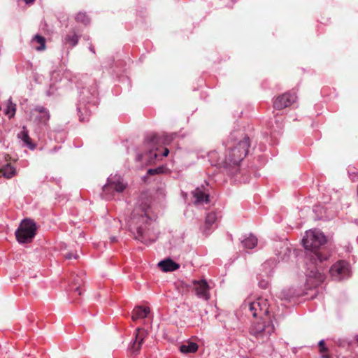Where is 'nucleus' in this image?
Listing matches in <instances>:
<instances>
[{
  "instance_id": "39448f33",
  "label": "nucleus",
  "mask_w": 358,
  "mask_h": 358,
  "mask_svg": "<svg viewBox=\"0 0 358 358\" xmlns=\"http://www.w3.org/2000/svg\"><path fill=\"white\" fill-rule=\"evenodd\" d=\"M36 231V223L31 219H24L15 232L17 241L21 243L31 242Z\"/></svg>"
},
{
  "instance_id": "f257e3e1",
  "label": "nucleus",
  "mask_w": 358,
  "mask_h": 358,
  "mask_svg": "<svg viewBox=\"0 0 358 358\" xmlns=\"http://www.w3.org/2000/svg\"><path fill=\"white\" fill-rule=\"evenodd\" d=\"M326 243V237L318 229L308 230L302 239V244L306 252V264L310 266L306 271V285L309 288L316 287L324 280V275L316 268L318 262L328 259L318 251L320 247Z\"/></svg>"
},
{
  "instance_id": "f3484780",
  "label": "nucleus",
  "mask_w": 358,
  "mask_h": 358,
  "mask_svg": "<svg viewBox=\"0 0 358 358\" xmlns=\"http://www.w3.org/2000/svg\"><path fill=\"white\" fill-rule=\"evenodd\" d=\"M198 350V345L194 342L187 341L180 347L182 353H194Z\"/></svg>"
},
{
  "instance_id": "f03ea898",
  "label": "nucleus",
  "mask_w": 358,
  "mask_h": 358,
  "mask_svg": "<svg viewBox=\"0 0 358 358\" xmlns=\"http://www.w3.org/2000/svg\"><path fill=\"white\" fill-rule=\"evenodd\" d=\"M224 145L226 151L224 155L220 156L216 151L209 153L210 162L213 165L224 167L236 166L248 153L250 147L249 138L243 131H233L224 142Z\"/></svg>"
},
{
  "instance_id": "7c9ffc66",
  "label": "nucleus",
  "mask_w": 358,
  "mask_h": 358,
  "mask_svg": "<svg viewBox=\"0 0 358 358\" xmlns=\"http://www.w3.org/2000/svg\"><path fill=\"white\" fill-rule=\"evenodd\" d=\"M169 149L168 148H164V152H163L162 155V157H166L169 155Z\"/></svg>"
},
{
  "instance_id": "a878e982",
  "label": "nucleus",
  "mask_w": 358,
  "mask_h": 358,
  "mask_svg": "<svg viewBox=\"0 0 358 358\" xmlns=\"http://www.w3.org/2000/svg\"><path fill=\"white\" fill-rule=\"evenodd\" d=\"M65 258L67 259H71L72 258L77 259L78 257V255L77 253H72V252H68L64 255Z\"/></svg>"
},
{
  "instance_id": "9d476101",
  "label": "nucleus",
  "mask_w": 358,
  "mask_h": 358,
  "mask_svg": "<svg viewBox=\"0 0 358 358\" xmlns=\"http://www.w3.org/2000/svg\"><path fill=\"white\" fill-rule=\"evenodd\" d=\"M161 143L160 138L155 134H151L148 136L145 139V145L150 150V159H157L159 154L157 152H153L154 151L158 150V145Z\"/></svg>"
},
{
  "instance_id": "c85d7f7f",
  "label": "nucleus",
  "mask_w": 358,
  "mask_h": 358,
  "mask_svg": "<svg viewBox=\"0 0 358 358\" xmlns=\"http://www.w3.org/2000/svg\"><path fill=\"white\" fill-rule=\"evenodd\" d=\"M160 171H161V169H151L148 171V173L150 175H153V174L160 172Z\"/></svg>"
},
{
  "instance_id": "cd10ccee",
  "label": "nucleus",
  "mask_w": 358,
  "mask_h": 358,
  "mask_svg": "<svg viewBox=\"0 0 358 358\" xmlns=\"http://www.w3.org/2000/svg\"><path fill=\"white\" fill-rule=\"evenodd\" d=\"M259 285L260 287H262L263 289H266L268 286V281H265V280L261 281V282H259Z\"/></svg>"
},
{
  "instance_id": "6e6552de",
  "label": "nucleus",
  "mask_w": 358,
  "mask_h": 358,
  "mask_svg": "<svg viewBox=\"0 0 358 358\" xmlns=\"http://www.w3.org/2000/svg\"><path fill=\"white\" fill-rule=\"evenodd\" d=\"M193 288L195 291L196 295L199 298L205 301H208L210 299V287L206 280H194Z\"/></svg>"
},
{
  "instance_id": "bb28decb",
  "label": "nucleus",
  "mask_w": 358,
  "mask_h": 358,
  "mask_svg": "<svg viewBox=\"0 0 358 358\" xmlns=\"http://www.w3.org/2000/svg\"><path fill=\"white\" fill-rule=\"evenodd\" d=\"M173 138V135H170V136H164V141L163 143H169Z\"/></svg>"
},
{
  "instance_id": "ddd939ff",
  "label": "nucleus",
  "mask_w": 358,
  "mask_h": 358,
  "mask_svg": "<svg viewBox=\"0 0 358 358\" xmlns=\"http://www.w3.org/2000/svg\"><path fill=\"white\" fill-rule=\"evenodd\" d=\"M145 335L146 333L143 329H141L140 328H138L136 329L135 341H134L131 345V350L133 351V352H138L139 351Z\"/></svg>"
},
{
  "instance_id": "473e14b6",
  "label": "nucleus",
  "mask_w": 358,
  "mask_h": 358,
  "mask_svg": "<svg viewBox=\"0 0 358 358\" xmlns=\"http://www.w3.org/2000/svg\"><path fill=\"white\" fill-rule=\"evenodd\" d=\"M90 51H91V52H92L93 53H94V52H95L94 49V48H93V47L90 46Z\"/></svg>"
},
{
  "instance_id": "393cba45",
  "label": "nucleus",
  "mask_w": 358,
  "mask_h": 358,
  "mask_svg": "<svg viewBox=\"0 0 358 358\" xmlns=\"http://www.w3.org/2000/svg\"><path fill=\"white\" fill-rule=\"evenodd\" d=\"M78 281H79V279H78V278L76 279V280H75V281H74V284H75V285H78V286H76V287L74 288V292H78V295H81L82 292H81V290H80V283H79V282H78Z\"/></svg>"
},
{
  "instance_id": "dca6fc26",
  "label": "nucleus",
  "mask_w": 358,
  "mask_h": 358,
  "mask_svg": "<svg viewBox=\"0 0 358 358\" xmlns=\"http://www.w3.org/2000/svg\"><path fill=\"white\" fill-rule=\"evenodd\" d=\"M16 174L15 169L10 164L3 166L0 165V176L9 179L13 178Z\"/></svg>"
},
{
  "instance_id": "c756f323",
  "label": "nucleus",
  "mask_w": 358,
  "mask_h": 358,
  "mask_svg": "<svg viewBox=\"0 0 358 358\" xmlns=\"http://www.w3.org/2000/svg\"><path fill=\"white\" fill-rule=\"evenodd\" d=\"M319 346L320 347V350L321 352H324L326 351V348L324 347V340H322L319 342Z\"/></svg>"
},
{
  "instance_id": "4be33fe9",
  "label": "nucleus",
  "mask_w": 358,
  "mask_h": 358,
  "mask_svg": "<svg viewBox=\"0 0 358 358\" xmlns=\"http://www.w3.org/2000/svg\"><path fill=\"white\" fill-rule=\"evenodd\" d=\"M79 37L76 34L68 35L65 38L66 43H69L71 46H75L78 42Z\"/></svg>"
},
{
  "instance_id": "6ab92c4d",
  "label": "nucleus",
  "mask_w": 358,
  "mask_h": 358,
  "mask_svg": "<svg viewBox=\"0 0 358 358\" xmlns=\"http://www.w3.org/2000/svg\"><path fill=\"white\" fill-rule=\"evenodd\" d=\"M241 243L244 248L252 249L257 245V238L255 236L250 234L248 236L242 240Z\"/></svg>"
},
{
  "instance_id": "a211bd4d",
  "label": "nucleus",
  "mask_w": 358,
  "mask_h": 358,
  "mask_svg": "<svg viewBox=\"0 0 358 358\" xmlns=\"http://www.w3.org/2000/svg\"><path fill=\"white\" fill-rule=\"evenodd\" d=\"M45 38L39 35H36L31 41L32 45L38 51L45 50Z\"/></svg>"
},
{
  "instance_id": "5701e85b",
  "label": "nucleus",
  "mask_w": 358,
  "mask_h": 358,
  "mask_svg": "<svg viewBox=\"0 0 358 358\" xmlns=\"http://www.w3.org/2000/svg\"><path fill=\"white\" fill-rule=\"evenodd\" d=\"M76 20L77 22H82L85 24H87L90 22V20L87 17V16L83 13H78L76 16Z\"/></svg>"
},
{
  "instance_id": "423d86ee",
  "label": "nucleus",
  "mask_w": 358,
  "mask_h": 358,
  "mask_svg": "<svg viewBox=\"0 0 358 358\" xmlns=\"http://www.w3.org/2000/svg\"><path fill=\"white\" fill-rule=\"evenodd\" d=\"M127 185L124 182L120 176H110L108 178L107 183L103 187V194L105 199H110L113 192H122L126 188Z\"/></svg>"
},
{
  "instance_id": "412c9836",
  "label": "nucleus",
  "mask_w": 358,
  "mask_h": 358,
  "mask_svg": "<svg viewBox=\"0 0 358 358\" xmlns=\"http://www.w3.org/2000/svg\"><path fill=\"white\" fill-rule=\"evenodd\" d=\"M217 215L215 213H209L206 217V227H210L213 225L217 220Z\"/></svg>"
},
{
  "instance_id": "4468645a",
  "label": "nucleus",
  "mask_w": 358,
  "mask_h": 358,
  "mask_svg": "<svg viewBox=\"0 0 358 358\" xmlns=\"http://www.w3.org/2000/svg\"><path fill=\"white\" fill-rule=\"evenodd\" d=\"M158 266L160 268L162 271L164 272H169L177 270L179 268V264H178L171 259H166L160 261L158 263Z\"/></svg>"
},
{
  "instance_id": "9b49d317",
  "label": "nucleus",
  "mask_w": 358,
  "mask_h": 358,
  "mask_svg": "<svg viewBox=\"0 0 358 358\" xmlns=\"http://www.w3.org/2000/svg\"><path fill=\"white\" fill-rule=\"evenodd\" d=\"M31 114L41 123H46L50 118L48 110L43 106H36L31 110Z\"/></svg>"
},
{
  "instance_id": "1a4fd4ad",
  "label": "nucleus",
  "mask_w": 358,
  "mask_h": 358,
  "mask_svg": "<svg viewBox=\"0 0 358 358\" xmlns=\"http://www.w3.org/2000/svg\"><path fill=\"white\" fill-rule=\"evenodd\" d=\"M296 101V96L294 94L285 93L281 96H278L274 102L273 107L275 109L281 110L284 108L288 107Z\"/></svg>"
},
{
  "instance_id": "c9c22d12",
  "label": "nucleus",
  "mask_w": 358,
  "mask_h": 358,
  "mask_svg": "<svg viewBox=\"0 0 358 358\" xmlns=\"http://www.w3.org/2000/svg\"><path fill=\"white\" fill-rule=\"evenodd\" d=\"M357 342H358V338H357Z\"/></svg>"
},
{
  "instance_id": "20e7f679",
  "label": "nucleus",
  "mask_w": 358,
  "mask_h": 358,
  "mask_svg": "<svg viewBox=\"0 0 358 358\" xmlns=\"http://www.w3.org/2000/svg\"><path fill=\"white\" fill-rule=\"evenodd\" d=\"M149 210L150 199L145 194H143L135 203L131 217L128 221L130 229L136 231L138 236L136 238L141 241H145L147 236L145 228L150 222Z\"/></svg>"
},
{
  "instance_id": "7ed1b4c3",
  "label": "nucleus",
  "mask_w": 358,
  "mask_h": 358,
  "mask_svg": "<svg viewBox=\"0 0 358 358\" xmlns=\"http://www.w3.org/2000/svg\"><path fill=\"white\" fill-rule=\"evenodd\" d=\"M241 310L247 317L252 316L264 320L262 322L252 324L250 329V334L255 337L259 342H266L274 331L273 325L269 322H266L264 318L268 313L267 300L263 298H258L255 300L248 299L241 305Z\"/></svg>"
},
{
  "instance_id": "0eeeda50",
  "label": "nucleus",
  "mask_w": 358,
  "mask_h": 358,
  "mask_svg": "<svg viewBox=\"0 0 358 358\" xmlns=\"http://www.w3.org/2000/svg\"><path fill=\"white\" fill-rule=\"evenodd\" d=\"M329 273L335 280H341L350 277L351 273L350 266L348 262L339 260L331 266Z\"/></svg>"
},
{
  "instance_id": "2f4dec72",
  "label": "nucleus",
  "mask_w": 358,
  "mask_h": 358,
  "mask_svg": "<svg viewBox=\"0 0 358 358\" xmlns=\"http://www.w3.org/2000/svg\"><path fill=\"white\" fill-rule=\"evenodd\" d=\"M24 1L27 3H33L34 1V0H24Z\"/></svg>"
},
{
  "instance_id": "f704fd0d",
  "label": "nucleus",
  "mask_w": 358,
  "mask_h": 358,
  "mask_svg": "<svg viewBox=\"0 0 358 358\" xmlns=\"http://www.w3.org/2000/svg\"><path fill=\"white\" fill-rule=\"evenodd\" d=\"M322 358H327L326 356H322Z\"/></svg>"
},
{
  "instance_id": "72a5a7b5",
  "label": "nucleus",
  "mask_w": 358,
  "mask_h": 358,
  "mask_svg": "<svg viewBox=\"0 0 358 358\" xmlns=\"http://www.w3.org/2000/svg\"><path fill=\"white\" fill-rule=\"evenodd\" d=\"M115 237L111 238V241H115Z\"/></svg>"
},
{
  "instance_id": "aec40b11",
  "label": "nucleus",
  "mask_w": 358,
  "mask_h": 358,
  "mask_svg": "<svg viewBox=\"0 0 358 358\" xmlns=\"http://www.w3.org/2000/svg\"><path fill=\"white\" fill-rule=\"evenodd\" d=\"M16 110V105L11 101L10 99L8 102L7 108L6 110V114L9 117V118L14 116Z\"/></svg>"
},
{
  "instance_id": "b1692460",
  "label": "nucleus",
  "mask_w": 358,
  "mask_h": 358,
  "mask_svg": "<svg viewBox=\"0 0 358 358\" xmlns=\"http://www.w3.org/2000/svg\"><path fill=\"white\" fill-rule=\"evenodd\" d=\"M19 137L22 138V141L26 143L27 145L29 144V136L25 131H22L19 134Z\"/></svg>"
},
{
  "instance_id": "2eb2a0df",
  "label": "nucleus",
  "mask_w": 358,
  "mask_h": 358,
  "mask_svg": "<svg viewBox=\"0 0 358 358\" xmlns=\"http://www.w3.org/2000/svg\"><path fill=\"white\" fill-rule=\"evenodd\" d=\"M150 313V308L148 307H142V306H137L136 307L133 312H132V320L134 321L145 318L148 316V315Z\"/></svg>"
},
{
  "instance_id": "f8f14e48",
  "label": "nucleus",
  "mask_w": 358,
  "mask_h": 358,
  "mask_svg": "<svg viewBox=\"0 0 358 358\" xmlns=\"http://www.w3.org/2000/svg\"><path fill=\"white\" fill-rule=\"evenodd\" d=\"M192 195L194 198V202L196 205L203 204L209 201V195L205 192L203 187H197L192 192Z\"/></svg>"
}]
</instances>
